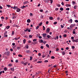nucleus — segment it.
<instances>
[{"instance_id":"1","label":"nucleus","mask_w":78,"mask_h":78,"mask_svg":"<svg viewBox=\"0 0 78 78\" xmlns=\"http://www.w3.org/2000/svg\"><path fill=\"white\" fill-rule=\"evenodd\" d=\"M5 54L7 56H9L10 55V52H9V51H8L5 52Z\"/></svg>"},{"instance_id":"2","label":"nucleus","mask_w":78,"mask_h":78,"mask_svg":"<svg viewBox=\"0 0 78 78\" xmlns=\"http://www.w3.org/2000/svg\"><path fill=\"white\" fill-rule=\"evenodd\" d=\"M50 28H48L46 30V31H47L46 33H50Z\"/></svg>"},{"instance_id":"3","label":"nucleus","mask_w":78,"mask_h":78,"mask_svg":"<svg viewBox=\"0 0 78 78\" xmlns=\"http://www.w3.org/2000/svg\"><path fill=\"white\" fill-rule=\"evenodd\" d=\"M75 24H71L70 26V27L71 28H73V27H75Z\"/></svg>"},{"instance_id":"4","label":"nucleus","mask_w":78,"mask_h":78,"mask_svg":"<svg viewBox=\"0 0 78 78\" xmlns=\"http://www.w3.org/2000/svg\"><path fill=\"white\" fill-rule=\"evenodd\" d=\"M73 42H78V39H76V40H73L72 41Z\"/></svg>"},{"instance_id":"5","label":"nucleus","mask_w":78,"mask_h":78,"mask_svg":"<svg viewBox=\"0 0 78 78\" xmlns=\"http://www.w3.org/2000/svg\"><path fill=\"white\" fill-rule=\"evenodd\" d=\"M26 53H31V51L30 50H27L26 51Z\"/></svg>"},{"instance_id":"6","label":"nucleus","mask_w":78,"mask_h":78,"mask_svg":"<svg viewBox=\"0 0 78 78\" xmlns=\"http://www.w3.org/2000/svg\"><path fill=\"white\" fill-rule=\"evenodd\" d=\"M42 35L44 37H46V36H47V34H43Z\"/></svg>"},{"instance_id":"7","label":"nucleus","mask_w":78,"mask_h":78,"mask_svg":"<svg viewBox=\"0 0 78 78\" xmlns=\"http://www.w3.org/2000/svg\"><path fill=\"white\" fill-rule=\"evenodd\" d=\"M27 23H30L31 22V20H30V19H29L27 20Z\"/></svg>"},{"instance_id":"8","label":"nucleus","mask_w":78,"mask_h":78,"mask_svg":"<svg viewBox=\"0 0 78 78\" xmlns=\"http://www.w3.org/2000/svg\"><path fill=\"white\" fill-rule=\"evenodd\" d=\"M28 3V1H25L23 2V5H25V4Z\"/></svg>"},{"instance_id":"9","label":"nucleus","mask_w":78,"mask_h":78,"mask_svg":"<svg viewBox=\"0 0 78 78\" xmlns=\"http://www.w3.org/2000/svg\"><path fill=\"white\" fill-rule=\"evenodd\" d=\"M13 9H18V7H16L15 6L13 8Z\"/></svg>"},{"instance_id":"10","label":"nucleus","mask_w":78,"mask_h":78,"mask_svg":"<svg viewBox=\"0 0 78 78\" xmlns=\"http://www.w3.org/2000/svg\"><path fill=\"white\" fill-rule=\"evenodd\" d=\"M66 6H67V7H68V6H69L70 7L71 6V5H70V4H66Z\"/></svg>"},{"instance_id":"11","label":"nucleus","mask_w":78,"mask_h":78,"mask_svg":"<svg viewBox=\"0 0 78 78\" xmlns=\"http://www.w3.org/2000/svg\"><path fill=\"white\" fill-rule=\"evenodd\" d=\"M43 40H40V41H39V42H40V43H43Z\"/></svg>"},{"instance_id":"12","label":"nucleus","mask_w":78,"mask_h":78,"mask_svg":"<svg viewBox=\"0 0 78 78\" xmlns=\"http://www.w3.org/2000/svg\"><path fill=\"white\" fill-rule=\"evenodd\" d=\"M17 9V10H16L17 12H20V9L18 8Z\"/></svg>"},{"instance_id":"13","label":"nucleus","mask_w":78,"mask_h":78,"mask_svg":"<svg viewBox=\"0 0 78 78\" xmlns=\"http://www.w3.org/2000/svg\"><path fill=\"white\" fill-rule=\"evenodd\" d=\"M28 64V62H26V63H24V66H26Z\"/></svg>"},{"instance_id":"14","label":"nucleus","mask_w":78,"mask_h":78,"mask_svg":"<svg viewBox=\"0 0 78 78\" xmlns=\"http://www.w3.org/2000/svg\"><path fill=\"white\" fill-rule=\"evenodd\" d=\"M62 55H65V54H66V53H65V52H64V51H62Z\"/></svg>"},{"instance_id":"15","label":"nucleus","mask_w":78,"mask_h":78,"mask_svg":"<svg viewBox=\"0 0 78 78\" xmlns=\"http://www.w3.org/2000/svg\"><path fill=\"white\" fill-rule=\"evenodd\" d=\"M7 33H8V31H5L4 34V35H6V34H7Z\"/></svg>"},{"instance_id":"16","label":"nucleus","mask_w":78,"mask_h":78,"mask_svg":"<svg viewBox=\"0 0 78 78\" xmlns=\"http://www.w3.org/2000/svg\"><path fill=\"white\" fill-rule=\"evenodd\" d=\"M23 44H25V42H26V40L25 39H24L23 40Z\"/></svg>"},{"instance_id":"17","label":"nucleus","mask_w":78,"mask_h":78,"mask_svg":"<svg viewBox=\"0 0 78 78\" xmlns=\"http://www.w3.org/2000/svg\"><path fill=\"white\" fill-rule=\"evenodd\" d=\"M47 37H48V38H50V37H51V36L48 35L47 36Z\"/></svg>"},{"instance_id":"18","label":"nucleus","mask_w":78,"mask_h":78,"mask_svg":"<svg viewBox=\"0 0 78 78\" xmlns=\"http://www.w3.org/2000/svg\"><path fill=\"white\" fill-rule=\"evenodd\" d=\"M69 22H70L71 23H72V19H70L69 20Z\"/></svg>"},{"instance_id":"19","label":"nucleus","mask_w":78,"mask_h":78,"mask_svg":"<svg viewBox=\"0 0 78 78\" xmlns=\"http://www.w3.org/2000/svg\"><path fill=\"white\" fill-rule=\"evenodd\" d=\"M26 8V6H25L24 5H23L22 7V9H23V8Z\"/></svg>"},{"instance_id":"20","label":"nucleus","mask_w":78,"mask_h":78,"mask_svg":"<svg viewBox=\"0 0 78 78\" xmlns=\"http://www.w3.org/2000/svg\"><path fill=\"white\" fill-rule=\"evenodd\" d=\"M46 46L48 47V48H49L50 47V46L48 44H46Z\"/></svg>"},{"instance_id":"21","label":"nucleus","mask_w":78,"mask_h":78,"mask_svg":"<svg viewBox=\"0 0 78 78\" xmlns=\"http://www.w3.org/2000/svg\"><path fill=\"white\" fill-rule=\"evenodd\" d=\"M63 8L61 7L60 9V10L61 11H63Z\"/></svg>"},{"instance_id":"22","label":"nucleus","mask_w":78,"mask_h":78,"mask_svg":"<svg viewBox=\"0 0 78 78\" xmlns=\"http://www.w3.org/2000/svg\"><path fill=\"white\" fill-rule=\"evenodd\" d=\"M28 29H27L25 30H24V31L25 32H27V31H28Z\"/></svg>"},{"instance_id":"23","label":"nucleus","mask_w":78,"mask_h":78,"mask_svg":"<svg viewBox=\"0 0 78 78\" xmlns=\"http://www.w3.org/2000/svg\"><path fill=\"white\" fill-rule=\"evenodd\" d=\"M4 70H5V71H6V70H7V68L6 67H5L4 68Z\"/></svg>"},{"instance_id":"24","label":"nucleus","mask_w":78,"mask_h":78,"mask_svg":"<svg viewBox=\"0 0 78 78\" xmlns=\"http://www.w3.org/2000/svg\"><path fill=\"white\" fill-rule=\"evenodd\" d=\"M43 30H45V27L44 26H43Z\"/></svg>"},{"instance_id":"25","label":"nucleus","mask_w":78,"mask_h":78,"mask_svg":"<svg viewBox=\"0 0 78 78\" xmlns=\"http://www.w3.org/2000/svg\"><path fill=\"white\" fill-rule=\"evenodd\" d=\"M33 41L34 42H35V41H37V39H34L33 40Z\"/></svg>"},{"instance_id":"26","label":"nucleus","mask_w":78,"mask_h":78,"mask_svg":"<svg viewBox=\"0 0 78 78\" xmlns=\"http://www.w3.org/2000/svg\"><path fill=\"white\" fill-rule=\"evenodd\" d=\"M9 27H10V26H7L6 28L7 29H9Z\"/></svg>"},{"instance_id":"27","label":"nucleus","mask_w":78,"mask_h":78,"mask_svg":"<svg viewBox=\"0 0 78 78\" xmlns=\"http://www.w3.org/2000/svg\"><path fill=\"white\" fill-rule=\"evenodd\" d=\"M7 7H8V8H10V7H11V5H7Z\"/></svg>"},{"instance_id":"28","label":"nucleus","mask_w":78,"mask_h":78,"mask_svg":"<svg viewBox=\"0 0 78 78\" xmlns=\"http://www.w3.org/2000/svg\"><path fill=\"white\" fill-rule=\"evenodd\" d=\"M37 62V63H41V62H42L41 61H39Z\"/></svg>"},{"instance_id":"29","label":"nucleus","mask_w":78,"mask_h":78,"mask_svg":"<svg viewBox=\"0 0 78 78\" xmlns=\"http://www.w3.org/2000/svg\"><path fill=\"white\" fill-rule=\"evenodd\" d=\"M70 9L69 8H67L66 9V10H67V11H69Z\"/></svg>"},{"instance_id":"30","label":"nucleus","mask_w":78,"mask_h":78,"mask_svg":"<svg viewBox=\"0 0 78 78\" xmlns=\"http://www.w3.org/2000/svg\"><path fill=\"white\" fill-rule=\"evenodd\" d=\"M53 19V18L52 17H50L49 18L50 20H52Z\"/></svg>"},{"instance_id":"31","label":"nucleus","mask_w":78,"mask_h":78,"mask_svg":"<svg viewBox=\"0 0 78 78\" xmlns=\"http://www.w3.org/2000/svg\"><path fill=\"white\" fill-rule=\"evenodd\" d=\"M63 37H67V35L66 34H64L63 35Z\"/></svg>"},{"instance_id":"32","label":"nucleus","mask_w":78,"mask_h":78,"mask_svg":"<svg viewBox=\"0 0 78 78\" xmlns=\"http://www.w3.org/2000/svg\"><path fill=\"white\" fill-rule=\"evenodd\" d=\"M18 56H19V57H22L23 56L22 55L19 54L18 55Z\"/></svg>"},{"instance_id":"33","label":"nucleus","mask_w":78,"mask_h":78,"mask_svg":"<svg viewBox=\"0 0 78 78\" xmlns=\"http://www.w3.org/2000/svg\"><path fill=\"white\" fill-rule=\"evenodd\" d=\"M39 28V26H37L36 27V29L37 30V29H38V28Z\"/></svg>"},{"instance_id":"34","label":"nucleus","mask_w":78,"mask_h":78,"mask_svg":"<svg viewBox=\"0 0 78 78\" xmlns=\"http://www.w3.org/2000/svg\"><path fill=\"white\" fill-rule=\"evenodd\" d=\"M33 57H30V61H31V60L33 59Z\"/></svg>"},{"instance_id":"35","label":"nucleus","mask_w":78,"mask_h":78,"mask_svg":"<svg viewBox=\"0 0 78 78\" xmlns=\"http://www.w3.org/2000/svg\"><path fill=\"white\" fill-rule=\"evenodd\" d=\"M11 70H12V72H13L14 71V68H11Z\"/></svg>"},{"instance_id":"36","label":"nucleus","mask_w":78,"mask_h":78,"mask_svg":"<svg viewBox=\"0 0 78 78\" xmlns=\"http://www.w3.org/2000/svg\"><path fill=\"white\" fill-rule=\"evenodd\" d=\"M29 37L30 38H31L32 37V36L31 35H29Z\"/></svg>"},{"instance_id":"37","label":"nucleus","mask_w":78,"mask_h":78,"mask_svg":"<svg viewBox=\"0 0 78 78\" xmlns=\"http://www.w3.org/2000/svg\"><path fill=\"white\" fill-rule=\"evenodd\" d=\"M61 27L62 28H63L64 27V26L61 25Z\"/></svg>"},{"instance_id":"38","label":"nucleus","mask_w":78,"mask_h":78,"mask_svg":"<svg viewBox=\"0 0 78 78\" xmlns=\"http://www.w3.org/2000/svg\"><path fill=\"white\" fill-rule=\"evenodd\" d=\"M48 1H49V0H45V2H46V3H48Z\"/></svg>"},{"instance_id":"39","label":"nucleus","mask_w":78,"mask_h":78,"mask_svg":"<svg viewBox=\"0 0 78 78\" xmlns=\"http://www.w3.org/2000/svg\"><path fill=\"white\" fill-rule=\"evenodd\" d=\"M48 62V61L47 60H46L44 61V62Z\"/></svg>"},{"instance_id":"40","label":"nucleus","mask_w":78,"mask_h":78,"mask_svg":"<svg viewBox=\"0 0 78 78\" xmlns=\"http://www.w3.org/2000/svg\"><path fill=\"white\" fill-rule=\"evenodd\" d=\"M42 22L39 25V26H41V25H42Z\"/></svg>"},{"instance_id":"41","label":"nucleus","mask_w":78,"mask_h":78,"mask_svg":"<svg viewBox=\"0 0 78 78\" xmlns=\"http://www.w3.org/2000/svg\"><path fill=\"white\" fill-rule=\"evenodd\" d=\"M51 59H55V57L53 56H52L51 57Z\"/></svg>"},{"instance_id":"42","label":"nucleus","mask_w":78,"mask_h":78,"mask_svg":"<svg viewBox=\"0 0 78 78\" xmlns=\"http://www.w3.org/2000/svg\"><path fill=\"white\" fill-rule=\"evenodd\" d=\"M61 4L62 5H63V6H64V2H62Z\"/></svg>"},{"instance_id":"43","label":"nucleus","mask_w":78,"mask_h":78,"mask_svg":"<svg viewBox=\"0 0 78 78\" xmlns=\"http://www.w3.org/2000/svg\"><path fill=\"white\" fill-rule=\"evenodd\" d=\"M54 25H56V24H57V22H55L54 23Z\"/></svg>"},{"instance_id":"44","label":"nucleus","mask_w":78,"mask_h":78,"mask_svg":"<svg viewBox=\"0 0 78 78\" xmlns=\"http://www.w3.org/2000/svg\"><path fill=\"white\" fill-rule=\"evenodd\" d=\"M43 44H46V43H47V42L46 41H43Z\"/></svg>"},{"instance_id":"45","label":"nucleus","mask_w":78,"mask_h":78,"mask_svg":"<svg viewBox=\"0 0 78 78\" xmlns=\"http://www.w3.org/2000/svg\"><path fill=\"white\" fill-rule=\"evenodd\" d=\"M50 1L51 2V4L53 3V0H50Z\"/></svg>"},{"instance_id":"46","label":"nucleus","mask_w":78,"mask_h":78,"mask_svg":"<svg viewBox=\"0 0 78 78\" xmlns=\"http://www.w3.org/2000/svg\"><path fill=\"white\" fill-rule=\"evenodd\" d=\"M75 22H76V23H78V20H75Z\"/></svg>"},{"instance_id":"47","label":"nucleus","mask_w":78,"mask_h":78,"mask_svg":"<svg viewBox=\"0 0 78 78\" xmlns=\"http://www.w3.org/2000/svg\"><path fill=\"white\" fill-rule=\"evenodd\" d=\"M14 39L15 40L17 41V40H18V38H15Z\"/></svg>"},{"instance_id":"48","label":"nucleus","mask_w":78,"mask_h":78,"mask_svg":"<svg viewBox=\"0 0 78 78\" xmlns=\"http://www.w3.org/2000/svg\"><path fill=\"white\" fill-rule=\"evenodd\" d=\"M41 49H43V48H44V47H43V46H41Z\"/></svg>"},{"instance_id":"49","label":"nucleus","mask_w":78,"mask_h":78,"mask_svg":"<svg viewBox=\"0 0 78 78\" xmlns=\"http://www.w3.org/2000/svg\"><path fill=\"white\" fill-rule=\"evenodd\" d=\"M17 49H18V50H20V47H18L17 48Z\"/></svg>"},{"instance_id":"50","label":"nucleus","mask_w":78,"mask_h":78,"mask_svg":"<svg viewBox=\"0 0 78 78\" xmlns=\"http://www.w3.org/2000/svg\"><path fill=\"white\" fill-rule=\"evenodd\" d=\"M72 49H74V48H75V46H72Z\"/></svg>"},{"instance_id":"51","label":"nucleus","mask_w":78,"mask_h":78,"mask_svg":"<svg viewBox=\"0 0 78 78\" xmlns=\"http://www.w3.org/2000/svg\"><path fill=\"white\" fill-rule=\"evenodd\" d=\"M71 38L73 40V39H74V37H71Z\"/></svg>"},{"instance_id":"52","label":"nucleus","mask_w":78,"mask_h":78,"mask_svg":"<svg viewBox=\"0 0 78 78\" xmlns=\"http://www.w3.org/2000/svg\"><path fill=\"white\" fill-rule=\"evenodd\" d=\"M28 47H29L28 45H27L26 47V48L28 49Z\"/></svg>"},{"instance_id":"53","label":"nucleus","mask_w":78,"mask_h":78,"mask_svg":"<svg viewBox=\"0 0 78 78\" xmlns=\"http://www.w3.org/2000/svg\"><path fill=\"white\" fill-rule=\"evenodd\" d=\"M46 24L48 25V21H47L46 23Z\"/></svg>"},{"instance_id":"54","label":"nucleus","mask_w":78,"mask_h":78,"mask_svg":"<svg viewBox=\"0 0 78 78\" xmlns=\"http://www.w3.org/2000/svg\"><path fill=\"white\" fill-rule=\"evenodd\" d=\"M4 37H8V35H4Z\"/></svg>"},{"instance_id":"55","label":"nucleus","mask_w":78,"mask_h":78,"mask_svg":"<svg viewBox=\"0 0 78 78\" xmlns=\"http://www.w3.org/2000/svg\"><path fill=\"white\" fill-rule=\"evenodd\" d=\"M45 56V55H44V54H43L42 56V58H44Z\"/></svg>"},{"instance_id":"56","label":"nucleus","mask_w":78,"mask_h":78,"mask_svg":"<svg viewBox=\"0 0 78 78\" xmlns=\"http://www.w3.org/2000/svg\"><path fill=\"white\" fill-rule=\"evenodd\" d=\"M14 34V31H12V34L13 35Z\"/></svg>"},{"instance_id":"57","label":"nucleus","mask_w":78,"mask_h":78,"mask_svg":"<svg viewBox=\"0 0 78 78\" xmlns=\"http://www.w3.org/2000/svg\"><path fill=\"white\" fill-rule=\"evenodd\" d=\"M57 6H58V7H60V5H59V4H58V5H57Z\"/></svg>"},{"instance_id":"58","label":"nucleus","mask_w":78,"mask_h":78,"mask_svg":"<svg viewBox=\"0 0 78 78\" xmlns=\"http://www.w3.org/2000/svg\"><path fill=\"white\" fill-rule=\"evenodd\" d=\"M39 39H42V37L40 36L39 37Z\"/></svg>"},{"instance_id":"59","label":"nucleus","mask_w":78,"mask_h":78,"mask_svg":"<svg viewBox=\"0 0 78 78\" xmlns=\"http://www.w3.org/2000/svg\"><path fill=\"white\" fill-rule=\"evenodd\" d=\"M68 31L67 30H65V31H64V33H67V32Z\"/></svg>"},{"instance_id":"60","label":"nucleus","mask_w":78,"mask_h":78,"mask_svg":"<svg viewBox=\"0 0 78 78\" xmlns=\"http://www.w3.org/2000/svg\"><path fill=\"white\" fill-rule=\"evenodd\" d=\"M9 66H10V67H11L12 66V64H9L8 65Z\"/></svg>"},{"instance_id":"61","label":"nucleus","mask_w":78,"mask_h":78,"mask_svg":"<svg viewBox=\"0 0 78 78\" xmlns=\"http://www.w3.org/2000/svg\"><path fill=\"white\" fill-rule=\"evenodd\" d=\"M1 19H4V17H3V16H2L1 17Z\"/></svg>"},{"instance_id":"62","label":"nucleus","mask_w":78,"mask_h":78,"mask_svg":"<svg viewBox=\"0 0 78 78\" xmlns=\"http://www.w3.org/2000/svg\"><path fill=\"white\" fill-rule=\"evenodd\" d=\"M73 34H75V31H73Z\"/></svg>"},{"instance_id":"63","label":"nucleus","mask_w":78,"mask_h":78,"mask_svg":"<svg viewBox=\"0 0 78 78\" xmlns=\"http://www.w3.org/2000/svg\"><path fill=\"white\" fill-rule=\"evenodd\" d=\"M55 10L56 11H58V8H57L55 9Z\"/></svg>"},{"instance_id":"64","label":"nucleus","mask_w":78,"mask_h":78,"mask_svg":"<svg viewBox=\"0 0 78 78\" xmlns=\"http://www.w3.org/2000/svg\"><path fill=\"white\" fill-rule=\"evenodd\" d=\"M59 50V48H58L56 49V51H58Z\"/></svg>"}]
</instances>
